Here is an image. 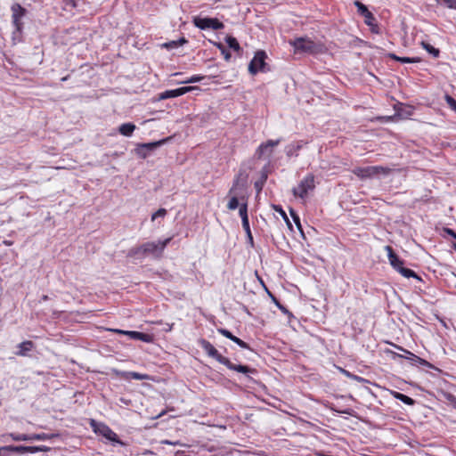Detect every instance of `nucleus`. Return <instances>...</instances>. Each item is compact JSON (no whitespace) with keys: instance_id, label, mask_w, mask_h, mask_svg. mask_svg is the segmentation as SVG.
<instances>
[{"instance_id":"obj_2","label":"nucleus","mask_w":456,"mask_h":456,"mask_svg":"<svg viewBox=\"0 0 456 456\" xmlns=\"http://www.w3.org/2000/svg\"><path fill=\"white\" fill-rule=\"evenodd\" d=\"M171 238H167L164 240H159L157 242L150 241L143 243L140 247L131 248L128 251L127 256L140 259L151 255L156 258H159L161 256L165 248L167 246Z\"/></svg>"},{"instance_id":"obj_49","label":"nucleus","mask_w":456,"mask_h":456,"mask_svg":"<svg viewBox=\"0 0 456 456\" xmlns=\"http://www.w3.org/2000/svg\"><path fill=\"white\" fill-rule=\"evenodd\" d=\"M346 375H347L348 377H353V378H354V379H358V377L354 376V375H350V373H349V372H347V371H346Z\"/></svg>"},{"instance_id":"obj_5","label":"nucleus","mask_w":456,"mask_h":456,"mask_svg":"<svg viewBox=\"0 0 456 456\" xmlns=\"http://www.w3.org/2000/svg\"><path fill=\"white\" fill-rule=\"evenodd\" d=\"M314 175H308L300 182L297 187L293 188L292 191L296 197L304 199L309 191L314 190Z\"/></svg>"},{"instance_id":"obj_27","label":"nucleus","mask_w":456,"mask_h":456,"mask_svg":"<svg viewBox=\"0 0 456 456\" xmlns=\"http://www.w3.org/2000/svg\"><path fill=\"white\" fill-rule=\"evenodd\" d=\"M187 41L183 37L179 40H173V41H170V42H167V43H165L162 45L163 47L167 48V49H174V48H176L178 47L179 45H182L183 44H185Z\"/></svg>"},{"instance_id":"obj_32","label":"nucleus","mask_w":456,"mask_h":456,"mask_svg":"<svg viewBox=\"0 0 456 456\" xmlns=\"http://www.w3.org/2000/svg\"><path fill=\"white\" fill-rule=\"evenodd\" d=\"M239 214H240V216L241 217V221H244V218L248 219L247 203L240 204V209H239Z\"/></svg>"},{"instance_id":"obj_36","label":"nucleus","mask_w":456,"mask_h":456,"mask_svg":"<svg viewBox=\"0 0 456 456\" xmlns=\"http://www.w3.org/2000/svg\"><path fill=\"white\" fill-rule=\"evenodd\" d=\"M290 215H291V216H292V218H293V221L295 222V224H296V225H297V229H298L301 232H303L302 225H301V223H300V218H299V216H297V214H296L292 209L290 210Z\"/></svg>"},{"instance_id":"obj_21","label":"nucleus","mask_w":456,"mask_h":456,"mask_svg":"<svg viewBox=\"0 0 456 456\" xmlns=\"http://www.w3.org/2000/svg\"><path fill=\"white\" fill-rule=\"evenodd\" d=\"M305 144H306V142L303 141L289 144L285 149L287 156L297 155V151L301 150Z\"/></svg>"},{"instance_id":"obj_22","label":"nucleus","mask_w":456,"mask_h":456,"mask_svg":"<svg viewBox=\"0 0 456 456\" xmlns=\"http://www.w3.org/2000/svg\"><path fill=\"white\" fill-rule=\"evenodd\" d=\"M136 126L133 123H124L119 126L118 132L124 136H131Z\"/></svg>"},{"instance_id":"obj_28","label":"nucleus","mask_w":456,"mask_h":456,"mask_svg":"<svg viewBox=\"0 0 456 456\" xmlns=\"http://www.w3.org/2000/svg\"><path fill=\"white\" fill-rule=\"evenodd\" d=\"M226 43L231 49H232L236 52H239L240 50V44L235 37H231V36L227 37Z\"/></svg>"},{"instance_id":"obj_44","label":"nucleus","mask_w":456,"mask_h":456,"mask_svg":"<svg viewBox=\"0 0 456 456\" xmlns=\"http://www.w3.org/2000/svg\"><path fill=\"white\" fill-rule=\"evenodd\" d=\"M31 448H37V452H47L50 450V448L46 447V446H31Z\"/></svg>"},{"instance_id":"obj_25","label":"nucleus","mask_w":456,"mask_h":456,"mask_svg":"<svg viewBox=\"0 0 456 456\" xmlns=\"http://www.w3.org/2000/svg\"><path fill=\"white\" fill-rule=\"evenodd\" d=\"M394 396H395V398H396L397 400L403 402V403H405L407 405H413L415 403V401L412 398L409 397L406 395L399 393V392H395Z\"/></svg>"},{"instance_id":"obj_20","label":"nucleus","mask_w":456,"mask_h":456,"mask_svg":"<svg viewBox=\"0 0 456 456\" xmlns=\"http://www.w3.org/2000/svg\"><path fill=\"white\" fill-rule=\"evenodd\" d=\"M4 450L13 452H19V453H24V452H30L35 453L37 452V448H31V446H24V445H8L3 448Z\"/></svg>"},{"instance_id":"obj_40","label":"nucleus","mask_w":456,"mask_h":456,"mask_svg":"<svg viewBox=\"0 0 456 456\" xmlns=\"http://www.w3.org/2000/svg\"><path fill=\"white\" fill-rule=\"evenodd\" d=\"M167 215V210L165 208H159L157 212H155L152 216L151 220L154 221L155 219L159 217H164Z\"/></svg>"},{"instance_id":"obj_53","label":"nucleus","mask_w":456,"mask_h":456,"mask_svg":"<svg viewBox=\"0 0 456 456\" xmlns=\"http://www.w3.org/2000/svg\"><path fill=\"white\" fill-rule=\"evenodd\" d=\"M453 248L455 249L456 251V243L453 244Z\"/></svg>"},{"instance_id":"obj_38","label":"nucleus","mask_w":456,"mask_h":456,"mask_svg":"<svg viewBox=\"0 0 456 456\" xmlns=\"http://www.w3.org/2000/svg\"><path fill=\"white\" fill-rule=\"evenodd\" d=\"M398 61H400L402 63H415V62H419V58H410V57H401V58H398Z\"/></svg>"},{"instance_id":"obj_13","label":"nucleus","mask_w":456,"mask_h":456,"mask_svg":"<svg viewBox=\"0 0 456 456\" xmlns=\"http://www.w3.org/2000/svg\"><path fill=\"white\" fill-rule=\"evenodd\" d=\"M193 89H195L194 86H184V87H180V88L174 89V90H167V91L163 92L160 94L159 98L161 100L175 98V97L183 95L186 93L192 91Z\"/></svg>"},{"instance_id":"obj_37","label":"nucleus","mask_w":456,"mask_h":456,"mask_svg":"<svg viewBox=\"0 0 456 456\" xmlns=\"http://www.w3.org/2000/svg\"><path fill=\"white\" fill-rule=\"evenodd\" d=\"M203 78H204L203 76L194 75V76L189 77L188 79H186L185 81H183V83H185V84L198 83V82H200Z\"/></svg>"},{"instance_id":"obj_10","label":"nucleus","mask_w":456,"mask_h":456,"mask_svg":"<svg viewBox=\"0 0 456 456\" xmlns=\"http://www.w3.org/2000/svg\"><path fill=\"white\" fill-rule=\"evenodd\" d=\"M281 140H268L266 142L258 146L256 151V156L258 159L269 158L273 153V148L279 145Z\"/></svg>"},{"instance_id":"obj_45","label":"nucleus","mask_w":456,"mask_h":456,"mask_svg":"<svg viewBox=\"0 0 456 456\" xmlns=\"http://www.w3.org/2000/svg\"><path fill=\"white\" fill-rule=\"evenodd\" d=\"M444 231H445V232H446V233H448V234H449V235H451L453 239H455V240H456V232H455L453 230H452V229H450V228H445V229H444Z\"/></svg>"},{"instance_id":"obj_48","label":"nucleus","mask_w":456,"mask_h":456,"mask_svg":"<svg viewBox=\"0 0 456 456\" xmlns=\"http://www.w3.org/2000/svg\"><path fill=\"white\" fill-rule=\"evenodd\" d=\"M113 331H114V332H116V333H118V334H124V332H125L126 330H118V329H117V330H113Z\"/></svg>"},{"instance_id":"obj_30","label":"nucleus","mask_w":456,"mask_h":456,"mask_svg":"<svg viewBox=\"0 0 456 456\" xmlns=\"http://www.w3.org/2000/svg\"><path fill=\"white\" fill-rule=\"evenodd\" d=\"M377 168V176L384 175L387 176L392 172V168L382 167V166H375Z\"/></svg>"},{"instance_id":"obj_7","label":"nucleus","mask_w":456,"mask_h":456,"mask_svg":"<svg viewBox=\"0 0 456 456\" xmlns=\"http://www.w3.org/2000/svg\"><path fill=\"white\" fill-rule=\"evenodd\" d=\"M266 53L264 51H258L251 60L248 65V72L256 75L259 71H265Z\"/></svg>"},{"instance_id":"obj_52","label":"nucleus","mask_w":456,"mask_h":456,"mask_svg":"<svg viewBox=\"0 0 456 456\" xmlns=\"http://www.w3.org/2000/svg\"><path fill=\"white\" fill-rule=\"evenodd\" d=\"M255 186H256V188L261 189V186L259 185V183H255Z\"/></svg>"},{"instance_id":"obj_46","label":"nucleus","mask_w":456,"mask_h":456,"mask_svg":"<svg viewBox=\"0 0 456 456\" xmlns=\"http://www.w3.org/2000/svg\"><path fill=\"white\" fill-rule=\"evenodd\" d=\"M132 376H133V378H134L135 379H139V380H140V379H142V378L141 374L136 373V372H133V373H132Z\"/></svg>"},{"instance_id":"obj_51","label":"nucleus","mask_w":456,"mask_h":456,"mask_svg":"<svg viewBox=\"0 0 456 456\" xmlns=\"http://www.w3.org/2000/svg\"><path fill=\"white\" fill-rule=\"evenodd\" d=\"M341 412H342V413L350 414V412H349V411H348V410L342 411Z\"/></svg>"},{"instance_id":"obj_41","label":"nucleus","mask_w":456,"mask_h":456,"mask_svg":"<svg viewBox=\"0 0 456 456\" xmlns=\"http://www.w3.org/2000/svg\"><path fill=\"white\" fill-rule=\"evenodd\" d=\"M217 331L220 334H222L224 337H225V338H227L231 339V340H232L233 338L235 337L234 335L232 334L231 331H229L228 330L223 329V328L218 329Z\"/></svg>"},{"instance_id":"obj_35","label":"nucleus","mask_w":456,"mask_h":456,"mask_svg":"<svg viewBox=\"0 0 456 456\" xmlns=\"http://www.w3.org/2000/svg\"><path fill=\"white\" fill-rule=\"evenodd\" d=\"M438 4L446 5L450 9L456 10V0H436Z\"/></svg>"},{"instance_id":"obj_17","label":"nucleus","mask_w":456,"mask_h":456,"mask_svg":"<svg viewBox=\"0 0 456 456\" xmlns=\"http://www.w3.org/2000/svg\"><path fill=\"white\" fill-rule=\"evenodd\" d=\"M386 250L387 252V256L390 265L397 271L401 266H403V261L394 252L392 247L386 246Z\"/></svg>"},{"instance_id":"obj_43","label":"nucleus","mask_w":456,"mask_h":456,"mask_svg":"<svg viewBox=\"0 0 456 456\" xmlns=\"http://www.w3.org/2000/svg\"><path fill=\"white\" fill-rule=\"evenodd\" d=\"M269 295L273 297V300L274 301L275 305L283 312H286V309L284 306H282L277 300L274 297L272 296V294L270 292H268Z\"/></svg>"},{"instance_id":"obj_42","label":"nucleus","mask_w":456,"mask_h":456,"mask_svg":"<svg viewBox=\"0 0 456 456\" xmlns=\"http://www.w3.org/2000/svg\"><path fill=\"white\" fill-rule=\"evenodd\" d=\"M232 341L236 343L241 348H249L248 345L246 342H244L243 340H241L240 338H239L237 337H234Z\"/></svg>"},{"instance_id":"obj_4","label":"nucleus","mask_w":456,"mask_h":456,"mask_svg":"<svg viewBox=\"0 0 456 456\" xmlns=\"http://www.w3.org/2000/svg\"><path fill=\"white\" fill-rule=\"evenodd\" d=\"M289 44L294 47L296 53H315L319 50V45L307 37H297L294 40H290Z\"/></svg>"},{"instance_id":"obj_34","label":"nucleus","mask_w":456,"mask_h":456,"mask_svg":"<svg viewBox=\"0 0 456 456\" xmlns=\"http://www.w3.org/2000/svg\"><path fill=\"white\" fill-rule=\"evenodd\" d=\"M274 209L280 213V215L283 217V219L285 220V222L287 223V225L289 226V228H292V225H291V223L289 221V219L288 218L285 211L281 208V207H277L275 206L274 207Z\"/></svg>"},{"instance_id":"obj_1","label":"nucleus","mask_w":456,"mask_h":456,"mask_svg":"<svg viewBox=\"0 0 456 456\" xmlns=\"http://www.w3.org/2000/svg\"><path fill=\"white\" fill-rule=\"evenodd\" d=\"M199 345L207 353L208 356L216 359L218 362L225 365L230 370H236L243 374L256 372L254 369H251L247 365L232 363L228 358L220 354L219 352L215 348V346L209 341L204 338L199 340Z\"/></svg>"},{"instance_id":"obj_47","label":"nucleus","mask_w":456,"mask_h":456,"mask_svg":"<svg viewBox=\"0 0 456 456\" xmlns=\"http://www.w3.org/2000/svg\"><path fill=\"white\" fill-rule=\"evenodd\" d=\"M389 57L393 60H395L398 61V58H400L399 56L395 55V53H390L389 54Z\"/></svg>"},{"instance_id":"obj_50","label":"nucleus","mask_w":456,"mask_h":456,"mask_svg":"<svg viewBox=\"0 0 456 456\" xmlns=\"http://www.w3.org/2000/svg\"><path fill=\"white\" fill-rule=\"evenodd\" d=\"M47 299H48V296L44 295V296L42 297V300L45 301V300H47Z\"/></svg>"},{"instance_id":"obj_11","label":"nucleus","mask_w":456,"mask_h":456,"mask_svg":"<svg viewBox=\"0 0 456 456\" xmlns=\"http://www.w3.org/2000/svg\"><path fill=\"white\" fill-rule=\"evenodd\" d=\"M12 24L18 32L21 31L22 22L21 19L26 13V9L19 4H14L11 7Z\"/></svg>"},{"instance_id":"obj_23","label":"nucleus","mask_w":456,"mask_h":456,"mask_svg":"<svg viewBox=\"0 0 456 456\" xmlns=\"http://www.w3.org/2000/svg\"><path fill=\"white\" fill-rule=\"evenodd\" d=\"M422 47L430 53L433 57L437 58L440 54V51L437 48H435L433 45H431L429 43L421 42Z\"/></svg>"},{"instance_id":"obj_24","label":"nucleus","mask_w":456,"mask_h":456,"mask_svg":"<svg viewBox=\"0 0 456 456\" xmlns=\"http://www.w3.org/2000/svg\"><path fill=\"white\" fill-rule=\"evenodd\" d=\"M397 272H399L403 276H404L405 278H415L417 280H420V278L419 277V275L412 270L409 269V268H406V267H403V266H401Z\"/></svg>"},{"instance_id":"obj_14","label":"nucleus","mask_w":456,"mask_h":456,"mask_svg":"<svg viewBox=\"0 0 456 456\" xmlns=\"http://www.w3.org/2000/svg\"><path fill=\"white\" fill-rule=\"evenodd\" d=\"M354 5L356 6L358 12L365 18V23L368 26H372L375 18L373 14L368 10L367 6L360 1H355Z\"/></svg>"},{"instance_id":"obj_18","label":"nucleus","mask_w":456,"mask_h":456,"mask_svg":"<svg viewBox=\"0 0 456 456\" xmlns=\"http://www.w3.org/2000/svg\"><path fill=\"white\" fill-rule=\"evenodd\" d=\"M124 335H126L131 339L141 340L147 343L151 342L152 340V337L150 334L139 331L127 330L124 332Z\"/></svg>"},{"instance_id":"obj_6","label":"nucleus","mask_w":456,"mask_h":456,"mask_svg":"<svg viewBox=\"0 0 456 456\" xmlns=\"http://www.w3.org/2000/svg\"><path fill=\"white\" fill-rule=\"evenodd\" d=\"M91 427L94 428L95 433L104 436L106 439L111 442L120 443L118 435L107 425L103 423H98L94 419H92Z\"/></svg>"},{"instance_id":"obj_31","label":"nucleus","mask_w":456,"mask_h":456,"mask_svg":"<svg viewBox=\"0 0 456 456\" xmlns=\"http://www.w3.org/2000/svg\"><path fill=\"white\" fill-rule=\"evenodd\" d=\"M11 437L14 441H31L30 435H24V434H11Z\"/></svg>"},{"instance_id":"obj_19","label":"nucleus","mask_w":456,"mask_h":456,"mask_svg":"<svg viewBox=\"0 0 456 456\" xmlns=\"http://www.w3.org/2000/svg\"><path fill=\"white\" fill-rule=\"evenodd\" d=\"M34 347V343L30 340L23 341L18 345L19 350L16 354L19 356H26Z\"/></svg>"},{"instance_id":"obj_29","label":"nucleus","mask_w":456,"mask_h":456,"mask_svg":"<svg viewBox=\"0 0 456 456\" xmlns=\"http://www.w3.org/2000/svg\"><path fill=\"white\" fill-rule=\"evenodd\" d=\"M215 45L221 51L225 61H229L231 59L232 55H231L230 52L228 50H226L225 46L222 43H216Z\"/></svg>"},{"instance_id":"obj_26","label":"nucleus","mask_w":456,"mask_h":456,"mask_svg":"<svg viewBox=\"0 0 456 456\" xmlns=\"http://www.w3.org/2000/svg\"><path fill=\"white\" fill-rule=\"evenodd\" d=\"M55 436H57V435H55V434L41 433V434L30 435L29 438H31V441H33V440L45 441V440H48V439H51Z\"/></svg>"},{"instance_id":"obj_9","label":"nucleus","mask_w":456,"mask_h":456,"mask_svg":"<svg viewBox=\"0 0 456 456\" xmlns=\"http://www.w3.org/2000/svg\"><path fill=\"white\" fill-rule=\"evenodd\" d=\"M166 141L167 140H160L157 142L138 144L135 149V152L140 158L146 159L151 154V152L164 144Z\"/></svg>"},{"instance_id":"obj_8","label":"nucleus","mask_w":456,"mask_h":456,"mask_svg":"<svg viewBox=\"0 0 456 456\" xmlns=\"http://www.w3.org/2000/svg\"><path fill=\"white\" fill-rule=\"evenodd\" d=\"M194 25L200 29L212 28L214 30L222 29L224 24L216 18H200L196 17L193 20Z\"/></svg>"},{"instance_id":"obj_3","label":"nucleus","mask_w":456,"mask_h":456,"mask_svg":"<svg viewBox=\"0 0 456 456\" xmlns=\"http://www.w3.org/2000/svg\"><path fill=\"white\" fill-rule=\"evenodd\" d=\"M248 175L240 172L236 176L232 188L229 191V195H231V199L228 202L227 208L230 210H235L239 206V196L240 191H242L247 183Z\"/></svg>"},{"instance_id":"obj_15","label":"nucleus","mask_w":456,"mask_h":456,"mask_svg":"<svg viewBox=\"0 0 456 456\" xmlns=\"http://www.w3.org/2000/svg\"><path fill=\"white\" fill-rule=\"evenodd\" d=\"M395 347L397 349L403 351V353H405V355H403L404 358L414 361L416 362H419L420 365H423V366H430V364L426 360L417 356L413 353H411L399 346H395ZM395 355L399 356V357H403V355H400V354H395Z\"/></svg>"},{"instance_id":"obj_39","label":"nucleus","mask_w":456,"mask_h":456,"mask_svg":"<svg viewBox=\"0 0 456 456\" xmlns=\"http://www.w3.org/2000/svg\"><path fill=\"white\" fill-rule=\"evenodd\" d=\"M447 104L456 112V100L450 95L445 96Z\"/></svg>"},{"instance_id":"obj_33","label":"nucleus","mask_w":456,"mask_h":456,"mask_svg":"<svg viewBox=\"0 0 456 456\" xmlns=\"http://www.w3.org/2000/svg\"><path fill=\"white\" fill-rule=\"evenodd\" d=\"M242 227L245 230V232H247L250 242H253V237L251 234L248 219L244 218V221H242Z\"/></svg>"},{"instance_id":"obj_12","label":"nucleus","mask_w":456,"mask_h":456,"mask_svg":"<svg viewBox=\"0 0 456 456\" xmlns=\"http://www.w3.org/2000/svg\"><path fill=\"white\" fill-rule=\"evenodd\" d=\"M353 173L361 179L372 178L377 176V168L375 166L356 167Z\"/></svg>"},{"instance_id":"obj_16","label":"nucleus","mask_w":456,"mask_h":456,"mask_svg":"<svg viewBox=\"0 0 456 456\" xmlns=\"http://www.w3.org/2000/svg\"><path fill=\"white\" fill-rule=\"evenodd\" d=\"M395 347L397 349L403 351V353H405V355H403L404 358L414 361L416 362H419L420 365H423V366H430V364L426 360L417 356L413 353H411L399 346H395ZM395 355L399 356V357H403V355H400V354H395Z\"/></svg>"},{"instance_id":"obj_54","label":"nucleus","mask_w":456,"mask_h":456,"mask_svg":"<svg viewBox=\"0 0 456 456\" xmlns=\"http://www.w3.org/2000/svg\"><path fill=\"white\" fill-rule=\"evenodd\" d=\"M454 407H455V409H456V402L454 403Z\"/></svg>"}]
</instances>
